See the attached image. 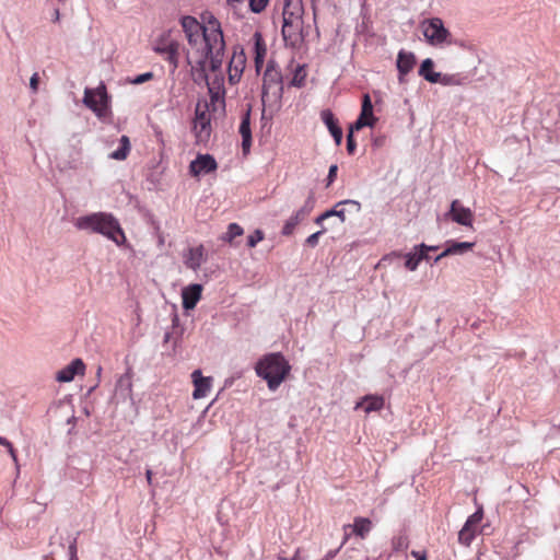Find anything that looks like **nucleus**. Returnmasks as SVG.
Returning <instances> with one entry per match:
<instances>
[{
    "instance_id": "obj_1",
    "label": "nucleus",
    "mask_w": 560,
    "mask_h": 560,
    "mask_svg": "<svg viewBox=\"0 0 560 560\" xmlns=\"http://www.w3.org/2000/svg\"><path fill=\"white\" fill-rule=\"evenodd\" d=\"M180 25L191 48L200 51L195 63L203 69L209 60V69L217 71L222 67L225 42L220 22L212 15L200 24L196 18L186 15L180 19Z\"/></svg>"
},
{
    "instance_id": "obj_2",
    "label": "nucleus",
    "mask_w": 560,
    "mask_h": 560,
    "mask_svg": "<svg viewBox=\"0 0 560 560\" xmlns=\"http://www.w3.org/2000/svg\"><path fill=\"white\" fill-rule=\"evenodd\" d=\"M74 225L78 230L98 233L112 240L117 245L125 241V234L118 220L107 212H94L75 219Z\"/></svg>"
},
{
    "instance_id": "obj_3",
    "label": "nucleus",
    "mask_w": 560,
    "mask_h": 560,
    "mask_svg": "<svg viewBox=\"0 0 560 560\" xmlns=\"http://www.w3.org/2000/svg\"><path fill=\"white\" fill-rule=\"evenodd\" d=\"M257 375L267 382L268 388L275 392L291 372V365L283 354L268 353L258 360L255 366Z\"/></svg>"
},
{
    "instance_id": "obj_4",
    "label": "nucleus",
    "mask_w": 560,
    "mask_h": 560,
    "mask_svg": "<svg viewBox=\"0 0 560 560\" xmlns=\"http://www.w3.org/2000/svg\"><path fill=\"white\" fill-rule=\"evenodd\" d=\"M150 46L155 54L168 63L171 73H174L179 66L183 50L179 31L167 30L159 32L151 37Z\"/></svg>"
},
{
    "instance_id": "obj_5",
    "label": "nucleus",
    "mask_w": 560,
    "mask_h": 560,
    "mask_svg": "<svg viewBox=\"0 0 560 560\" xmlns=\"http://www.w3.org/2000/svg\"><path fill=\"white\" fill-rule=\"evenodd\" d=\"M83 104L90 108L100 119H106L110 114L109 96L103 82L95 89L84 90Z\"/></svg>"
},
{
    "instance_id": "obj_6",
    "label": "nucleus",
    "mask_w": 560,
    "mask_h": 560,
    "mask_svg": "<svg viewBox=\"0 0 560 560\" xmlns=\"http://www.w3.org/2000/svg\"><path fill=\"white\" fill-rule=\"evenodd\" d=\"M282 74L273 61L268 62L262 78L261 100L265 103L270 100H278L282 96Z\"/></svg>"
},
{
    "instance_id": "obj_7",
    "label": "nucleus",
    "mask_w": 560,
    "mask_h": 560,
    "mask_svg": "<svg viewBox=\"0 0 560 560\" xmlns=\"http://www.w3.org/2000/svg\"><path fill=\"white\" fill-rule=\"evenodd\" d=\"M423 36L427 42L432 46H443L452 44V34L444 26L440 18H432L424 20L421 23Z\"/></svg>"
},
{
    "instance_id": "obj_8",
    "label": "nucleus",
    "mask_w": 560,
    "mask_h": 560,
    "mask_svg": "<svg viewBox=\"0 0 560 560\" xmlns=\"http://www.w3.org/2000/svg\"><path fill=\"white\" fill-rule=\"evenodd\" d=\"M281 32L287 46L300 47L304 42L303 15H282Z\"/></svg>"
},
{
    "instance_id": "obj_9",
    "label": "nucleus",
    "mask_w": 560,
    "mask_h": 560,
    "mask_svg": "<svg viewBox=\"0 0 560 560\" xmlns=\"http://www.w3.org/2000/svg\"><path fill=\"white\" fill-rule=\"evenodd\" d=\"M187 62L189 66H191L192 71H195V70L200 71L201 77L206 79L212 103H218V102L223 103L224 96H225V89H224V77L221 71V68L217 71H213L210 69V71L213 73V75L208 78L205 72L206 68L201 69L200 66L195 63V60L191 59L189 57V55H187ZM203 67H206V63L203 65Z\"/></svg>"
},
{
    "instance_id": "obj_10",
    "label": "nucleus",
    "mask_w": 560,
    "mask_h": 560,
    "mask_svg": "<svg viewBox=\"0 0 560 560\" xmlns=\"http://www.w3.org/2000/svg\"><path fill=\"white\" fill-rule=\"evenodd\" d=\"M192 131L198 143H205L211 136V114L208 105L198 104L194 119Z\"/></svg>"
},
{
    "instance_id": "obj_11",
    "label": "nucleus",
    "mask_w": 560,
    "mask_h": 560,
    "mask_svg": "<svg viewBox=\"0 0 560 560\" xmlns=\"http://www.w3.org/2000/svg\"><path fill=\"white\" fill-rule=\"evenodd\" d=\"M361 211V203L357 200H342L337 202L332 209L325 211L318 215L315 220L317 224H320L324 220L330 217H338L343 223L347 219V213H359Z\"/></svg>"
},
{
    "instance_id": "obj_12",
    "label": "nucleus",
    "mask_w": 560,
    "mask_h": 560,
    "mask_svg": "<svg viewBox=\"0 0 560 560\" xmlns=\"http://www.w3.org/2000/svg\"><path fill=\"white\" fill-rule=\"evenodd\" d=\"M246 60L244 48L242 46H235L228 66L229 83L231 85H235L241 81L246 67Z\"/></svg>"
},
{
    "instance_id": "obj_13",
    "label": "nucleus",
    "mask_w": 560,
    "mask_h": 560,
    "mask_svg": "<svg viewBox=\"0 0 560 560\" xmlns=\"http://www.w3.org/2000/svg\"><path fill=\"white\" fill-rule=\"evenodd\" d=\"M314 208V198L312 196L305 201L304 206L295 211L283 224L282 235L293 234L295 228L311 213Z\"/></svg>"
},
{
    "instance_id": "obj_14",
    "label": "nucleus",
    "mask_w": 560,
    "mask_h": 560,
    "mask_svg": "<svg viewBox=\"0 0 560 560\" xmlns=\"http://www.w3.org/2000/svg\"><path fill=\"white\" fill-rule=\"evenodd\" d=\"M218 168L215 159L210 154H198L197 158L190 162L189 174L198 177L201 174H209Z\"/></svg>"
},
{
    "instance_id": "obj_15",
    "label": "nucleus",
    "mask_w": 560,
    "mask_h": 560,
    "mask_svg": "<svg viewBox=\"0 0 560 560\" xmlns=\"http://www.w3.org/2000/svg\"><path fill=\"white\" fill-rule=\"evenodd\" d=\"M377 118L373 114V104L371 97L368 93L362 96V106L361 113L353 124V128L357 130H361L364 127H374Z\"/></svg>"
},
{
    "instance_id": "obj_16",
    "label": "nucleus",
    "mask_w": 560,
    "mask_h": 560,
    "mask_svg": "<svg viewBox=\"0 0 560 560\" xmlns=\"http://www.w3.org/2000/svg\"><path fill=\"white\" fill-rule=\"evenodd\" d=\"M448 215L456 223L464 226H472L474 213L469 208L460 205L458 200H453L448 211Z\"/></svg>"
},
{
    "instance_id": "obj_17",
    "label": "nucleus",
    "mask_w": 560,
    "mask_h": 560,
    "mask_svg": "<svg viewBox=\"0 0 560 560\" xmlns=\"http://www.w3.org/2000/svg\"><path fill=\"white\" fill-rule=\"evenodd\" d=\"M253 55L256 72L259 73L264 67L267 56V45L260 32H255L252 36Z\"/></svg>"
},
{
    "instance_id": "obj_18",
    "label": "nucleus",
    "mask_w": 560,
    "mask_h": 560,
    "mask_svg": "<svg viewBox=\"0 0 560 560\" xmlns=\"http://www.w3.org/2000/svg\"><path fill=\"white\" fill-rule=\"evenodd\" d=\"M85 371V364L81 359H74L67 366L60 370L56 380L61 383L71 382L75 375H83Z\"/></svg>"
},
{
    "instance_id": "obj_19",
    "label": "nucleus",
    "mask_w": 560,
    "mask_h": 560,
    "mask_svg": "<svg viewBox=\"0 0 560 560\" xmlns=\"http://www.w3.org/2000/svg\"><path fill=\"white\" fill-rule=\"evenodd\" d=\"M416 65V56L412 52L400 50L397 55V70L398 80L400 83L405 82V77L412 71Z\"/></svg>"
},
{
    "instance_id": "obj_20",
    "label": "nucleus",
    "mask_w": 560,
    "mask_h": 560,
    "mask_svg": "<svg viewBox=\"0 0 560 560\" xmlns=\"http://www.w3.org/2000/svg\"><path fill=\"white\" fill-rule=\"evenodd\" d=\"M192 382H194V393L192 397L195 399L203 398L206 397L211 388V377H203L201 375V372L199 370H196L191 374Z\"/></svg>"
},
{
    "instance_id": "obj_21",
    "label": "nucleus",
    "mask_w": 560,
    "mask_h": 560,
    "mask_svg": "<svg viewBox=\"0 0 560 560\" xmlns=\"http://www.w3.org/2000/svg\"><path fill=\"white\" fill-rule=\"evenodd\" d=\"M206 259L207 257L203 245H198L188 249L185 255V265L187 268L196 271L206 261Z\"/></svg>"
},
{
    "instance_id": "obj_22",
    "label": "nucleus",
    "mask_w": 560,
    "mask_h": 560,
    "mask_svg": "<svg viewBox=\"0 0 560 560\" xmlns=\"http://www.w3.org/2000/svg\"><path fill=\"white\" fill-rule=\"evenodd\" d=\"M202 285L190 284L186 287L182 292L183 307L185 310H192L201 299Z\"/></svg>"
},
{
    "instance_id": "obj_23",
    "label": "nucleus",
    "mask_w": 560,
    "mask_h": 560,
    "mask_svg": "<svg viewBox=\"0 0 560 560\" xmlns=\"http://www.w3.org/2000/svg\"><path fill=\"white\" fill-rule=\"evenodd\" d=\"M372 526L373 524L370 518L358 516L354 517L353 524L343 525V530H351L353 535L364 539L371 532Z\"/></svg>"
},
{
    "instance_id": "obj_24",
    "label": "nucleus",
    "mask_w": 560,
    "mask_h": 560,
    "mask_svg": "<svg viewBox=\"0 0 560 560\" xmlns=\"http://www.w3.org/2000/svg\"><path fill=\"white\" fill-rule=\"evenodd\" d=\"M238 132L242 137V150L244 154H247L252 147V130H250V112L247 110L241 120Z\"/></svg>"
},
{
    "instance_id": "obj_25",
    "label": "nucleus",
    "mask_w": 560,
    "mask_h": 560,
    "mask_svg": "<svg viewBox=\"0 0 560 560\" xmlns=\"http://www.w3.org/2000/svg\"><path fill=\"white\" fill-rule=\"evenodd\" d=\"M322 118H323L325 125L328 127L331 136L334 137L336 144L339 145L342 140V130L338 126V122L335 119L332 113L330 110H324L322 113Z\"/></svg>"
},
{
    "instance_id": "obj_26",
    "label": "nucleus",
    "mask_w": 560,
    "mask_h": 560,
    "mask_svg": "<svg viewBox=\"0 0 560 560\" xmlns=\"http://www.w3.org/2000/svg\"><path fill=\"white\" fill-rule=\"evenodd\" d=\"M475 246V243L470 242H452L448 244V246L435 258V261H439L443 257L450 256V255H457V254H464L465 252H468L472 249Z\"/></svg>"
},
{
    "instance_id": "obj_27",
    "label": "nucleus",
    "mask_w": 560,
    "mask_h": 560,
    "mask_svg": "<svg viewBox=\"0 0 560 560\" xmlns=\"http://www.w3.org/2000/svg\"><path fill=\"white\" fill-rule=\"evenodd\" d=\"M363 408L366 413L378 411L384 407V398L376 395H368L357 404L355 409Z\"/></svg>"
},
{
    "instance_id": "obj_28",
    "label": "nucleus",
    "mask_w": 560,
    "mask_h": 560,
    "mask_svg": "<svg viewBox=\"0 0 560 560\" xmlns=\"http://www.w3.org/2000/svg\"><path fill=\"white\" fill-rule=\"evenodd\" d=\"M434 62L432 59L427 58L422 61L419 75L423 77L430 83H438L440 81V72L433 71Z\"/></svg>"
},
{
    "instance_id": "obj_29",
    "label": "nucleus",
    "mask_w": 560,
    "mask_h": 560,
    "mask_svg": "<svg viewBox=\"0 0 560 560\" xmlns=\"http://www.w3.org/2000/svg\"><path fill=\"white\" fill-rule=\"evenodd\" d=\"M282 15H304L302 0H283Z\"/></svg>"
},
{
    "instance_id": "obj_30",
    "label": "nucleus",
    "mask_w": 560,
    "mask_h": 560,
    "mask_svg": "<svg viewBox=\"0 0 560 560\" xmlns=\"http://www.w3.org/2000/svg\"><path fill=\"white\" fill-rule=\"evenodd\" d=\"M244 234L243 228L237 223H230L226 233L221 236L223 242L234 245V240Z\"/></svg>"
},
{
    "instance_id": "obj_31",
    "label": "nucleus",
    "mask_w": 560,
    "mask_h": 560,
    "mask_svg": "<svg viewBox=\"0 0 560 560\" xmlns=\"http://www.w3.org/2000/svg\"><path fill=\"white\" fill-rule=\"evenodd\" d=\"M478 530L475 527L464 524L463 528L458 533V541L464 546H469L476 537Z\"/></svg>"
},
{
    "instance_id": "obj_32",
    "label": "nucleus",
    "mask_w": 560,
    "mask_h": 560,
    "mask_svg": "<svg viewBox=\"0 0 560 560\" xmlns=\"http://www.w3.org/2000/svg\"><path fill=\"white\" fill-rule=\"evenodd\" d=\"M130 143L127 136H122L120 139V148L110 153V158L115 160H125L129 153Z\"/></svg>"
},
{
    "instance_id": "obj_33",
    "label": "nucleus",
    "mask_w": 560,
    "mask_h": 560,
    "mask_svg": "<svg viewBox=\"0 0 560 560\" xmlns=\"http://www.w3.org/2000/svg\"><path fill=\"white\" fill-rule=\"evenodd\" d=\"M428 258V255L425 253H423V250H420L419 254H408L406 256V262H405V266L407 269L413 271L417 269L419 262L422 260V259H427Z\"/></svg>"
},
{
    "instance_id": "obj_34",
    "label": "nucleus",
    "mask_w": 560,
    "mask_h": 560,
    "mask_svg": "<svg viewBox=\"0 0 560 560\" xmlns=\"http://www.w3.org/2000/svg\"><path fill=\"white\" fill-rule=\"evenodd\" d=\"M409 547L408 536L404 533H400L393 537L392 539V548L394 551H405Z\"/></svg>"
},
{
    "instance_id": "obj_35",
    "label": "nucleus",
    "mask_w": 560,
    "mask_h": 560,
    "mask_svg": "<svg viewBox=\"0 0 560 560\" xmlns=\"http://www.w3.org/2000/svg\"><path fill=\"white\" fill-rule=\"evenodd\" d=\"M482 518H483V511L480 508L467 518L466 524H468L471 527L478 528Z\"/></svg>"
},
{
    "instance_id": "obj_36",
    "label": "nucleus",
    "mask_w": 560,
    "mask_h": 560,
    "mask_svg": "<svg viewBox=\"0 0 560 560\" xmlns=\"http://www.w3.org/2000/svg\"><path fill=\"white\" fill-rule=\"evenodd\" d=\"M264 237L265 234L261 230L254 231V233L247 237V246L249 248H254L259 242L264 240Z\"/></svg>"
},
{
    "instance_id": "obj_37",
    "label": "nucleus",
    "mask_w": 560,
    "mask_h": 560,
    "mask_svg": "<svg viewBox=\"0 0 560 560\" xmlns=\"http://www.w3.org/2000/svg\"><path fill=\"white\" fill-rule=\"evenodd\" d=\"M354 131H358L357 129L353 128V125L350 127V131L347 136V151L349 154H354L355 152V149H357V143L353 139V132Z\"/></svg>"
},
{
    "instance_id": "obj_38",
    "label": "nucleus",
    "mask_w": 560,
    "mask_h": 560,
    "mask_svg": "<svg viewBox=\"0 0 560 560\" xmlns=\"http://www.w3.org/2000/svg\"><path fill=\"white\" fill-rule=\"evenodd\" d=\"M269 0H249V7L253 12L260 13L268 4Z\"/></svg>"
},
{
    "instance_id": "obj_39",
    "label": "nucleus",
    "mask_w": 560,
    "mask_h": 560,
    "mask_svg": "<svg viewBox=\"0 0 560 560\" xmlns=\"http://www.w3.org/2000/svg\"><path fill=\"white\" fill-rule=\"evenodd\" d=\"M326 230L323 229L316 233H313L312 235H310L307 238H306V244L312 246V247H315L317 244H318V240H319V236L325 232Z\"/></svg>"
},
{
    "instance_id": "obj_40",
    "label": "nucleus",
    "mask_w": 560,
    "mask_h": 560,
    "mask_svg": "<svg viewBox=\"0 0 560 560\" xmlns=\"http://www.w3.org/2000/svg\"><path fill=\"white\" fill-rule=\"evenodd\" d=\"M337 172H338L337 164L330 165L329 172H328V176H327V185H326L327 187H329L334 183V180L336 179Z\"/></svg>"
},
{
    "instance_id": "obj_41",
    "label": "nucleus",
    "mask_w": 560,
    "mask_h": 560,
    "mask_svg": "<svg viewBox=\"0 0 560 560\" xmlns=\"http://www.w3.org/2000/svg\"><path fill=\"white\" fill-rule=\"evenodd\" d=\"M38 84H39V75L38 73H34L32 77H31V80H30V88L31 90L36 93L37 90H38Z\"/></svg>"
},
{
    "instance_id": "obj_42",
    "label": "nucleus",
    "mask_w": 560,
    "mask_h": 560,
    "mask_svg": "<svg viewBox=\"0 0 560 560\" xmlns=\"http://www.w3.org/2000/svg\"><path fill=\"white\" fill-rule=\"evenodd\" d=\"M438 83H442L444 85H450V84H455L457 83L455 80H454V77L452 75H443L440 73V81Z\"/></svg>"
},
{
    "instance_id": "obj_43",
    "label": "nucleus",
    "mask_w": 560,
    "mask_h": 560,
    "mask_svg": "<svg viewBox=\"0 0 560 560\" xmlns=\"http://www.w3.org/2000/svg\"><path fill=\"white\" fill-rule=\"evenodd\" d=\"M162 101H163V91L161 90V91L158 92V95H156L155 100H153L150 103H151L152 106H158L159 104L162 103Z\"/></svg>"
},
{
    "instance_id": "obj_44",
    "label": "nucleus",
    "mask_w": 560,
    "mask_h": 560,
    "mask_svg": "<svg viewBox=\"0 0 560 560\" xmlns=\"http://www.w3.org/2000/svg\"><path fill=\"white\" fill-rule=\"evenodd\" d=\"M411 556L416 558V560H427V555L425 552H420V551H411Z\"/></svg>"
},
{
    "instance_id": "obj_45",
    "label": "nucleus",
    "mask_w": 560,
    "mask_h": 560,
    "mask_svg": "<svg viewBox=\"0 0 560 560\" xmlns=\"http://www.w3.org/2000/svg\"><path fill=\"white\" fill-rule=\"evenodd\" d=\"M69 552H70V556H71L72 560L74 558H77V544H75V540L69 546Z\"/></svg>"
},
{
    "instance_id": "obj_46",
    "label": "nucleus",
    "mask_w": 560,
    "mask_h": 560,
    "mask_svg": "<svg viewBox=\"0 0 560 560\" xmlns=\"http://www.w3.org/2000/svg\"><path fill=\"white\" fill-rule=\"evenodd\" d=\"M5 447L8 448V452H9V454H10V456L12 457V459H13L14 462H16V460H18V456H16V452H15V450H14V447H13L12 443L10 442V446H5Z\"/></svg>"
},
{
    "instance_id": "obj_47",
    "label": "nucleus",
    "mask_w": 560,
    "mask_h": 560,
    "mask_svg": "<svg viewBox=\"0 0 560 560\" xmlns=\"http://www.w3.org/2000/svg\"><path fill=\"white\" fill-rule=\"evenodd\" d=\"M419 249H420V250H423V253H425V254H427V252H428V250H435V249H436V247H434V246H427L425 244H421V245L419 246Z\"/></svg>"
},
{
    "instance_id": "obj_48",
    "label": "nucleus",
    "mask_w": 560,
    "mask_h": 560,
    "mask_svg": "<svg viewBox=\"0 0 560 560\" xmlns=\"http://www.w3.org/2000/svg\"><path fill=\"white\" fill-rule=\"evenodd\" d=\"M343 533H345V535H343L341 546H343L349 540L350 536L353 534V533H351V530H343Z\"/></svg>"
},
{
    "instance_id": "obj_49",
    "label": "nucleus",
    "mask_w": 560,
    "mask_h": 560,
    "mask_svg": "<svg viewBox=\"0 0 560 560\" xmlns=\"http://www.w3.org/2000/svg\"><path fill=\"white\" fill-rule=\"evenodd\" d=\"M153 74L151 72L142 73V83L151 80Z\"/></svg>"
},
{
    "instance_id": "obj_50",
    "label": "nucleus",
    "mask_w": 560,
    "mask_h": 560,
    "mask_svg": "<svg viewBox=\"0 0 560 560\" xmlns=\"http://www.w3.org/2000/svg\"><path fill=\"white\" fill-rule=\"evenodd\" d=\"M0 445L2 446H10V441H8L5 438L0 436Z\"/></svg>"
},
{
    "instance_id": "obj_51",
    "label": "nucleus",
    "mask_w": 560,
    "mask_h": 560,
    "mask_svg": "<svg viewBox=\"0 0 560 560\" xmlns=\"http://www.w3.org/2000/svg\"><path fill=\"white\" fill-rule=\"evenodd\" d=\"M158 242H159V245H163L164 244V237L161 233L158 234Z\"/></svg>"
},
{
    "instance_id": "obj_52",
    "label": "nucleus",
    "mask_w": 560,
    "mask_h": 560,
    "mask_svg": "<svg viewBox=\"0 0 560 560\" xmlns=\"http://www.w3.org/2000/svg\"><path fill=\"white\" fill-rule=\"evenodd\" d=\"M132 82H133V83H136V84H140V82H141L140 75H137V77L133 79V81H132Z\"/></svg>"
},
{
    "instance_id": "obj_53",
    "label": "nucleus",
    "mask_w": 560,
    "mask_h": 560,
    "mask_svg": "<svg viewBox=\"0 0 560 560\" xmlns=\"http://www.w3.org/2000/svg\"><path fill=\"white\" fill-rule=\"evenodd\" d=\"M338 552V550L336 551H329L328 555H327V558H332L335 557V555Z\"/></svg>"
},
{
    "instance_id": "obj_54",
    "label": "nucleus",
    "mask_w": 560,
    "mask_h": 560,
    "mask_svg": "<svg viewBox=\"0 0 560 560\" xmlns=\"http://www.w3.org/2000/svg\"><path fill=\"white\" fill-rule=\"evenodd\" d=\"M151 475H152L151 470H147V479L149 482L151 481Z\"/></svg>"
},
{
    "instance_id": "obj_55",
    "label": "nucleus",
    "mask_w": 560,
    "mask_h": 560,
    "mask_svg": "<svg viewBox=\"0 0 560 560\" xmlns=\"http://www.w3.org/2000/svg\"><path fill=\"white\" fill-rule=\"evenodd\" d=\"M55 18H56V21H58V20H59V10H56V11H55Z\"/></svg>"
}]
</instances>
